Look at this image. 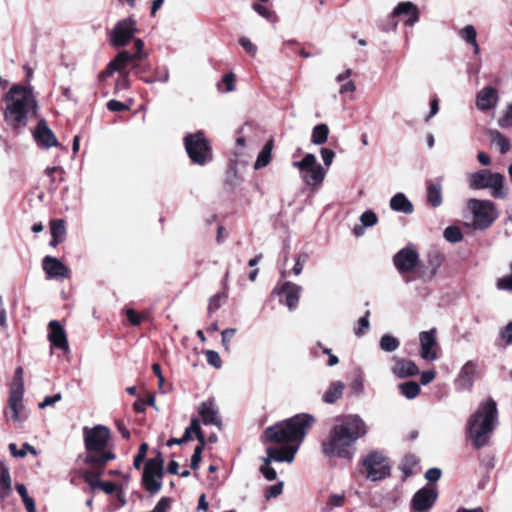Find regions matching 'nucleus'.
<instances>
[{
  "label": "nucleus",
  "instance_id": "1",
  "mask_svg": "<svg viewBox=\"0 0 512 512\" xmlns=\"http://www.w3.org/2000/svg\"><path fill=\"white\" fill-rule=\"evenodd\" d=\"M313 423L314 417L303 413L265 429L264 442L280 445V447H267L266 449L267 457L263 459L264 465L260 467V471L268 481L275 480L277 476L275 469L270 467L271 462L292 463Z\"/></svg>",
  "mask_w": 512,
  "mask_h": 512
},
{
  "label": "nucleus",
  "instance_id": "2",
  "mask_svg": "<svg viewBox=\"0 0 512 512\" xmlns=\"http://www.w3.org/2000/svg\"><path fill=\"white\" fill-rule=\"evenodd\" d=\"M366 434V423L359 415H346L339 418L330 429L322 442V452L328 457L351 459L355 454L357 440Z\"/></svg>",
  "mask_w": 512,
  "mask_h": 512
},
{
  "label": "nucleus",
  "instance_id": "3",
  "mask_svg": "<svg viewBox=\"0 0 512 512\" xmlns=\"http://www.w3.org/2000/svg\"><path fill=\"white\" fill-rule=\"evenodd\" d=\"M4 104V121L14 131L23 130L35 118L38 108L32 90L21 85L10 88Z\"/></svg>",
  "mask_w": 512,
  "mask_h": 512
},
{
  "label": "nucleus",
  "instance_id": "4",
  "mask_svg": "<svg viewBox=\"0 0 512 512\" xmlns=\"http://www.w3.org/2000/svg\"><path fill=\"white\" fill-rule=\"evenodd\" d=\"M498 425L497 403L492 398L481 401L467 421V437L476 449L486 446Z\"/></svg>",
  "mask_w": 512,
  "mask_h": 512
},
{
  "label": "nucleus",
  "instance_id": "5",
  "mask_svg": "<svg viewBox=\"0 0 512 512\" xmlns=\"http://www.w3.org/2000/svg\"><path fill=\"white\" fill-rule=\"evenodd\" d=\"M82 432L86 449V463L104 466L115 458L112 452L106 450L111 437V432L107 426L100 424L92 428L85 426Z\"/></svg>",
  "mask_w": 512,
  "mask_h": 512
},
{
  "label": "nucleus",
  "instance_id": "6",
  "mask_svg": "<svg viewBox=\"0 0 512 512\" xmlns=\"http://www.w3.org/2000/svg\"><path fill=\"white\" fill-rule=\"evenodd\" d=\"M468 183L470 188L475 190L490 188L491 195L494 198L504 199L508 194V189L505 187V177L488 169L471 173L468 176Z\"/></svg>",
  "mask_w": 512,
  "mask_h": 512
},
{
  "label": "nucleus",
  "instance_id": "7",
  "mask_svg": "<svg viewBox=\"0 0 512 512\" xmlns=\"http://www.w3.org/2000/svg\"><path fill=\"white\" fill-rule=\"evenodd\" d=\"M292 165L299 170L300 178L305 185L314 190L322 185L327 172L317 162L314 154L307 153L302 160L294 161Z\"/></svg>",
  "mask_w": 512,
  "mask_h": 512
},
{
  "label": "nucleus",
  "instance_id": "8",
  "mask_svg": "<svg viewBox=\"0 0 512 512\" xmlns=\"http://www.w3.org/2000/svg\"><path fill=\"white\" fill-rule=\"evenodd\" d=\"M467 207L473 216V227L477 230L489 228L498 218L496 205L490 200L470 199Z\"/></svg>",
  "mask_w": 512,
  "mask_h": 512
},
{
  "label": "nucleus",
  "instance_id": "9",
  "mask_svg": "<svg viewBox=\"0 0 512 512\" xmlns=\"http://www.w3.org/2000/svg\"><path fill=\"white\" fill-rule=\"evenodd\" d=\"M184 143L186 151L194 163L203 165L210 160V147L202 132L188 134L184 138Z\"/></svg>",
  "mask_w": 512,
  "mask_h": 512
},
{
  "label": "nucleus",
  "instance_id": "10",
  "mask_svg": "<svg viewBox=\"0 0 512 512\" xmlns=\"http://www.w3.org/2000/svg\"><path fill=\"white\" fill-rule=\"evenodd\" d=\"M366 477L371 481L382 480L390 473L388 459L379 452L370 453L363 462Z\"/></svg>",
  "mask_w": 512,
  "mask_h": 512
},
{
  "label": "nucleus",
  "instance_id": "11",
  "mask_svg": "<svg viewBox=\"0 0 512 512\" xmlns=\"http://www.w3.org/2000/svg\"><path fill=\"white\" fill-rule=\"evenodd\" d=\"M136 32V22L132 18L123 19L117 22L110 34L111 44L114 47L125 46Z\"/></svg>",
  "mask_w": 512,
  "mask_h": 512
},
{
  "label": "nucleus",
  "instance_id": "12",
  "mask_svg": "<svg viewBox=\"0 0 512 512\" xmlns=\"http://www.w3.org/2000/svg\"><path fill=\"white\" fill-rule=\"evenodd\" d=\"M393 262L398 272L404 275L413 272L418 266L419 254L415 249L405 247L395 254Z\"/></svg>",
  "mask_w": 512,
  "mask_h": 512
},
{
  "label": "nucleus",
  "instance_id": "13",
  "mask_svg": "<svg viewBox=\"0 0 512 512\" xmlns=\"http://www.w3.org/2000/svg\"><path fill=\"white\" fill-rule=\"evenodd\" d=\"M437 496V490L432 486L418 490L411 501L413 510L417 512L429 510L434 505Z\"/></svg>",
  "mask_w": 512,
  "mask_h": 512
},
{
  "label": "nucleus",
  "instance_id": "14",
  "mask_svg": "<svg viewBox=\"0 0 512 512\" xmlns=\"http://www.w3.org/2000/svg\"><path fill=\"white\" fill-rule=\"evenodd\" d=\"M301 291H302L301 286H299L295 283L286 281V282L282 283L281 285H277L273 289L272 293L277 294V295L284 294L285 295V305L287 306V308L290 311H293L298 306Z\"/></svg>",
  "mask_w": 512,
  "mask_h": 512
},
{
  "label": "nucleus",
  "instance_id": "15",
  "mask_svg": "<svg viewBox=\"0 0 512 512\" xmlns=\"http://www.w3.org/2000/svg\"><path fill=\"white\" fill-rule=\"evenodd\" d=\"M420 341V356L427 361H434L437 359V341L436 329L429 331H422L419 334Z\"/></svg>",
  "mask_w": 512,
  "mask_h": 512
},
{
  "label": "nucleus",
  "instance_id": "16",
  "mask_svg": "<svg viewBox=\"0 0 512 512\" xmlns=\"http://www.w3.org/2000/svg\"><path fill=\"white\" fill-rule=\"evenodd\" d=\"M498 101V91L492 86H485L476 94L475 105L479 111L485 112L495 108Z\"/></svg>",
  "mask_w": 512,
  "mask_h": 512
},
{
  "label": "nucleus",
  "instance_id": "17",
  "mask_svg": "<svg viewBox=\"0 0 512 512\" xmlns=\"http://www.w3.org/2000/svg\"><path fill=\"white\" fill-rule=\"evenodd\" d=\"M478 365L474 361H467L459 371L455 385L459 390H470L473 386Z\"/></svg>",
  "mask_w": 512,
  "mask_h": 512
},
{
  "label": "nucleus",
  "instance_id": "18",
  "mask_svg": "<svg viewBox=\"0 0 512 512\" xmlns=\"http://www.w3.org/2000/svg\"><path fill=\"white\" fill-rule=\"evenodd\" d=\"M43 270L49 278H68L69 269L57 258L46 256L43 259Z\"/></svg>",
  "mask_w": 512,
  "mask_h": 512
},
{
  "label": "nucleus",
  "instance_id": "19",
  "mask_svg": "<svg viewBox=\"0 0 512 512\" xmlns=\"http://www.w3.org/2000/svg\"><path fill=\"white\" fill-rule=\"evenodd\" d=\"M48 339L51 344L61 350H68V340L63 326L56 320L49 322Z\"/></svg>",
  "mask_w": 512,
  "mask_h": 512
},
{
  "label": "nucleus",
  "instance_id": "20",
  "mask_svg": "<svg viewBox=\"0 0 512 512\" xmlns=\"http://www.w3.org/2000/svg\"><path fill=\"white\" fill-rule=\"evenodd\" d=\"M36 142L46 148L57 146L58 141L52 130L47 126L45 120H40L34 131Z\"/></svg>",
  "mask_w": 512,
  "mask_h": 512
},
{
  "label": "nucleus",
  "instance_id": "21",
  "mask_svg": "<svg viewBox=\"0 0 512 512\" xmlns=\"http://www.w3.org/2000/svg\"><path fill=\"white\" fill-rule=\"evenodd\" d=\"M198 413L204 425H214L220 428L221 419L212 400L201 403L198 407Z\"/></svg>",
  "mask_w": 512,
  "mask_h": 512
},
{
  "label": "nucleus",
  "instance_id": "22",
  "mask_svg": "<svg viewBox=\"0 0 512 512\" xmlns=\"http://www.w3.org/2000/svg\"><path fill=\"white\" fill-rule=\"evenodd\" d=\"M347 496L345 491L330 492L319 500L320 512H332L336 508H341L346 502Z\"/></svg>",
  "mask_w": 512,
  "mask_h": 512
},
{
  "label": "nucleus",
  "instance_id": "23",
  "mask_svg": "<svg viewBox=\"0 0 512 512\" xmlns=\"http://www.w3.org/2000/svg\"><path fill=\"white\" fill-rule=\"evenodd\" d=\"M394 366L392 367V373L397 378H406L415 376L419 373L418 366L412 360L404 358H394Z\"/></svg>",
  "mask_w": 512,
  "mask_h": 512
},
{
  "label": "nucleus",
  "instance_id": "24",
  "mask_svg": "<svg viewBox=\"0 0 512 512\" xmlns=\"http://www.w3.org/2000/svg\"><path fill=\"white\" fill-rule=\"evenodd\" d=\"M407 15L408 19L405 21V25L413 26L419 20V10L412 2H401L399 3L392 12V16Z\"/></svg>",
  "mask_w": 512,
  "mask_h": 512
},
{
  "label": "nucleus",
  "instance_id": "25",
  "mask_svg": "<svg viewBox=\"0 0 512 512\" xmlns=\"http://www.w3.org/2000/svg\"><path fill=\"white\" fill-rule=\"evenodd\" d=\"M12 492V479L8 466L0 462V500L9 497Z\"/></svg>",
  "mask_w": 512,
  "mask_h": 512
},
{
  "label": "nucleus",
  "instance_id": "26",
  "mask_svg": "<svg viewBox=\"0 0 512 512\" xmlns=\"http://www.w3.org/2000/svg\"><path fill=\"white\" fill-rule=\"evenodd\" d=\"M390 208L404 214H411L414 209L411 201L403 193H397L391 198Z\"/></svg>",
  "mask_w": 512,
  "mask_h": 512
},
{
  "label": "nucleus",
  "instance_id": "27",
  "mask_svg": "<svg viewBox=\"0 0 512 512\" xmlns=\"http://www.w3.org/2000/svg\"><path fill=\"white\" fill-rule=\"evenodd\" d=\"M487 135L490 138L491 144L495 145L501 154H506L510 150L509 139L496 129H489Z\"/></svg>",
  "mask_w": 512,
  "mask_h": 512
},
{
  "label": "nucleus",
  "instance_id": "28",
  "mask_svg": "<svg viewBox=\"0 0 512 512\" xmlns=\"http://www.w3.org/2000/svg\"><path fill=\"white\" fill-rule=\"evenodd\" d=\"M427 201L434 208L442 204V185L440 181L428 182Z\"/></svg>",
  "mask_w": 512,
  "mask_h": 512
},
{
  "label": "nucleus",
  "instance_id": "29",
  "mask_svg": "<svg viewBox=\"0 0 512 512\" xmlns=\"http://www.w3.org/2000/svg\"><path fill=\"white\" fill-rule=\"evenodd\" d=\"M164 474V461L161 456L149 459L143 470V475L156 476L162 478Z\"/></svg>",
  "mask_w": 512,
  "mask_h": 512
},
{
  "label": "nucleus",
  "instance_id": "30",
  "mask_svg": "<svg viewBox=\"0 0 512 512\" xmlns=\"http://www.w3.org/2000/svg\"><path fill=\"white\" fill-rule=\"evenodd\" d=\"M345 385L341 381L333 382L323 394V401L328 404L335 403L343 395Z\"/></svg>",
  "mask_w": 512,
  "mask_h": 512
},
{
  "label": "nucleus",
  "instance_id": "31",
  "mask_svg": "<svg viewBox=\"0 0 512 512\" xmlns=\"http://www.w3.org/2000/svg\"><path fill=\"white\" fill-rule=\"evenodd\" d=\"M272 149H273V140L270 139L266 142V144L261 149L260 153L257 156V159L254 163V169L258 170L266 167L272 158Z\"/></svg>",
  "mask_w": 512,
  "mask_h": 512
},
{
  "label": "nucleus",
  "instance_id": "32",
  "mask_svg": "<svg viewBox=\"0 0 512 512\" xmlns=\"http://www.w3.org/2000/svg\"><path fill=\"white\" fill-rule=\"evenodd\" d=\"M377 221V215L372 210H367L360 216V222L362 226H356L353 229V233L356 236H361L365 227H372L377 223Z\"/></svg>",
  "mask_w": 512,
  "mask_h": 512
},
{
  "label": "nucleus",
  "instance_id": "33",
  "mask_svg": "<svg viewBox=\"0 0 512 512\" xmlns=\"http://www.w3.org/2000/svg\"><path fill=\"white\" fill-rule=\"evenodd\" d=\"M84 477L86 482H88L91 487H99L106 494H112L116 491V485L114 483L98 481L96 477L90 472L85 473Z\"/></svg>",
  "mask_w": 512,
  "mask_h": 512
},
{
  "label": "nucleus",
  "instance_id": "34",
  "mask_svg": "<svg viewBox=\"0 0 512 512\" xmlns=\"http://www.w3.org/2000/svg\"><path fill=\"white\" fill-rule=\"evenodd\" d=\"M329 128L326 124H318L313 128L311 141L315 145L326 143L328 139Z\"/></svg>",
  "mask_w": 512,
  "mask_h": 512
},
{
  "label": "nucleus",
  "instance_id": "35",
  "mask_svg": "<svg viewBox=\"0 0 512 512\" xmlns=\"http://www.w3.org/2000/svg\"><path fill=\"white\" fill-rule=\"evenodd\" d=\"M192 433L196 435L197 440H202L203 432L200 427V420L197 418H192L190 426L185 429L184 435L182 436L184 442L192 438Z\"/></svg>",
  "mask_w": 512,
  "mask_h": 512
},
{
  "label": "nucleus",
  "instance_id": "36",
  "mask_svg": "<svg viewBox=\"0 0 512 512\" xmlns=\"http://www.w3.org/2000/svg\"><path fill=\"white\" fill-rule=\"evenodd\" d=\"M379 345L384 352H394L399 348L400 342L396 337L390 334H384L380 339Z\"/></svg>",
  "mask_w": 512,
  "mask_h": 512
},
{
  "label": "nucleus",
  "instance_id": "37",
  "mask_svg": "<svg viewBox=\"0 0 512 512\" xmlns=\"http://www.w3.org/2000/svg\"><path fill=\"white\" fill-rule=\"evenodd\" d=\"M131 61H134L132 54L124 50L118 53L109 64L115 68V71H121Z\"/></svg>",
  "mask_w": 512,
  "mask_h": 512
},
{
  "label": "nucleus",
  "instance_id": "38",
  "mask_svg": "<svg viewBox=\"0 0 512 512\" xmlns=\"http://www.w3.org/2000/svg\"><path fill=\"white\" fill-rule=\"evenodd\" d=\"M161 479L156 476L142 475V483L150 494H156L160 491L162 487Z\"/></svg>",
  "mask_w": 512,
  "mask_h": 512
},
{
  "label": "nucleus",
  "instance_id": "39",
  "mask_svg": "<svg viewBox=\"0 0 512 512\" xmlns=\"http://www.w3.org/2000/svg\"><path fill=\"white\" fill-rule=\"evenodd\" d=\"M401 393L408 399H414L420 393V386L414 382H404L399 385Z\"/></svg>",
  "mask_w": 512,
  "mask_h": 512
},
{
  "label": "nucleus",
  "instance_id": "40",
  "mask_svg": "<svg viewBox=\"0 0 512 512\" xmlns=\"http://www.w3.org/2000/svg\"><path fill=\"white\" fill-rule=\"evenodd\" d=\"M50 231L52 237H58L65 240L66 226L65 221L62 219L52 220L50 223Z\"/></svg>",
  "mask_w": 512,
  "mask_h": 512
},
{
  "label": "nucleus",
  "instance_id": "41",
  "mask_svg": "<svg viewBox=\"0 0 512 512\" xmlns=\"http://www.w3.org/2000/svg\"><path fill=\"white\" fill-rule=\"evenodd\" d=\"M9 450L14 457H24L27 455V453H32V454L36 455L35 448L28 443H24L22 445V448L19 450L17 449V446L15 443H10Z\"/></svg>",
  "mask_w": 512,
  "mask_h": 512
},
{
  "label": "nucleus",
  "instance_id": "42",
  "mask_svg": "<svg viewBox=\"0 0 512 512\" xmlns=\"http://www.w3.org/2000/svg\"><path fill=\"white\" fill-rule=\"evenodd\" d=\"M459 36L468 44L475 43L477 32L473 25H466L459 31Z\"/></svg>",
  "mask_w": 512,
  "mask_h": 512
},
{
  "label": "nucleus",
  "instance_id": "43",
  "mask_svg": "<svg viewBox=\"0 0 512 512\" xmlns=\"http://www.w3.org/2000/svg\"><path fill=\"white\" fill-rule=\"evenodd\" d=\"M444 238L451 243H457L462 240L463 235L458 227L449 226L444 230Z\"/></svg>",
  "mask_w": 512,
  "mask_h": 512
},
{
  "label": "nucleus",
  "instance_id": "44",
  "mask_svg": "<svg viewBox=\"0 0 512 512\" xmlns=\"http://www.w3.org/2000/svg\"><path fill=\"white\" fill-rule=\"evenodd\" d=\"M418 464V459L414 455H407L401 465V469L406 477L413 474L414 467Z\"/></svg>",
  "mask_w": 512,
  "mask_h": 512
},
{
  "label": "nucleus",
  "instance_id": "45",
  "mask_svg": "<svg viewBox=\"0 0 512 512\" xmlns=\"http://www.w3.org/2000/svg\"><path fill=\"white\" fill-rule=\"evenodd\" d=\"M498 125L501 128L512 127V104H509L503 114L499 117Z\"/></svg>",
  "mask_w": 512,
  "mask_h": 512
},
{
  "label": "nucleus",
  "instance_id": "46",
  "mask_svg": "<svg viewBox=\"0 0 512 512\" xmlns=\"http://www.w3.org/2000/svg\"><path fill=\"white\" fill-rule=\"evenodd\" d=\"M496 287L499 290L512 291V263L510 265V274L498 278L496 282Z\"/></svg>",
  "mask_w": 512,
  "mask_h": 512
},
{
  "label": "nucleus",
  "instance_id": "47",
  "mask_svg": "<svg viewBox=\"0 0 512 512\" xmlns=\"http://www.w3.org/2000/svg\"><path fill=\"white\" fill-rule=\"evenodd\" d=\"M308 259H309L308 253L302 252V253L298 254V256L296 257L295 265L292 269L293 273L296 276H298L302 273L303 267L306 264V262L308 261Z\"/></svg>",
  "mask_w": 512,
  "mask_h": 512
},
{
  "label": "nucleus",
  "instance_id": "48",
  "mask_svg": "<svg viewBox=\"0 0 512 512\" xmlns=\"http://www.w3.org/2000/svg\"><path fill=\"white\" fill-rule=\"evenodd\" d=\"M205 355H206L207 362L211 366H213L217 369L221 368L222 361H221V358H220V355L218 354V352H216L214 350H207L205 352Z\"/></svg>",
  "mask_w": 512,
  "mask_h": 512
},
{
  "label": "nucleus",
  "instance_id": "49",
  "mask_svg": "<svg viewBox=\"0 0 512 512\" xmlns=\"http://www.w3.org/2000/svg\"><path fill=\"white\" fill-rule=\"evenodd\" d=\"M147 451H148V444L142 443L139 447L138 453L135 456L134 462H133V465L136 469L141 468L142 462L146 457Z\"/></svg>",
  "mask_w": 512,
  "mask_h": 512
},
{
  "label": "nucleus",
  "instance_id": "50",
  "mask_svg": "<svg viewBox=\"0 0 512 512\" xmlns=\"http://www.w3.org/2000/svg\"><path fill=\"white\" fill-rule=\"evenodd\" d=\"M239 44L242 48L251 56H255L257 53V46L252 43V41L247 37H241L239 39Z\"/></svg>",
  "mask_w": 512,
  "mask_h": 512
},
{
  "label": "nucleus",
  "instance_id": "51",
  "mask_svg": "<svg viewBox=\"0 0 512 512\" xmlns=\"http://www.w3.org/2000/svg\"><path fill=\"white\" fill-rule=\"evenodd\" d=\"M283 491V482H278L274 485H271L267 488L265 497L266 499L276 498L278 497Z\"/></svg>",
  "mask_w": 512,
  "mask_h": 512
},
{
  "label": "nucleus",
  "instance_id": "52",
  "mask_svg": "<svg viewBox=\"0 0 512 512\" xmlns=\"http://www.w3.org/2000/svg\"><path fill=\"white\" fill-rule=\"evenodd\" d=\"M24 391L22 390H13L10 389L8 406H15L16 404H21L23 400Z\"/></svg>",
  "mask_w": 512,
  "mask_h": 512
},
{
  "label": "nucleus",
  "instance_id": "53",
  "mask_svg": "<svg viewBox=\"0 0 512 512\" xmlns=\"http://www.w3.org/2000/svg\"><path fill=\"white\" fill-rule=\"evenodd\" d=\"M235 334H236V329H234V328H229V329H225L224 331H222V333H221L222 344L226 351L230 350L229 342Z\"/></svg>",
  "mask_w": 512,
  "mask_h": 512
},
{
  "label": "nucleus",
  "instance_id": "54",
  "mask_svg": "<svg viewBox=\"0 0 512 512\" xmlns=\"http://www.w3.org/2000/svg\"><path fill=\"white\" fill-rule=\"evenodd\" d=\"M370 312L367 311L365 316L361 317L358 321V328L355 330V334L361 336L369 328V316Z\"/></svg>",
  "mask_w": 512,
  "mask_h": 512
},
{
  "label": "nucleus",
  "instance_id": "55",
  "mask_svg": "<svg viewBox=\"0 0 512 512\" xmlns=\"http://www.w3.org/2000/svg\"><path fill=\"white\" fill-rule=\"evenodd\" d=\"M320 153L323 163L325 164V166L329 167L332 164L333 159L335 157L334 151L328 148H322L320 150Z\"/></svg>",
  "mask_w": 512,
  "mask_h": 512
},
{
  "label": "nucleus",
  "instance_id": "56",
  "mask_svg": "<svg viewBox=\"0 0 512 512\" xmlns=\"http://www.w3.org/2000/svg\"><path fill=\"white\" fill-rule=\"evenodd\" d=\"M24 406L23 403L16 404L15 406H9V409L11 410V419L14 422H21V411L23 410Z\"/></svg>",
  "mask_w": 512,
  "mask_h": 512
},
{
  "label": "nucleus",
  "instance_id": "57",
  "mask_svg": "<svg viewBox=\"0 0 512 512\" xmlns=\"http://www.w3.org/2000/svg\"><path fill=\"white\" fill-rule=\"evenodd\" d=\"M134 47L136 49V53L132 54L134 60L142 59L146 56V54L143 51L144 42L141 39H136L134 41Z\"/></svg>",
  "mask_w": 512,
  "mask_h": 512
},
{
  "label": "nucleus",
  "instance_id": "58",
  "mask_svg": "<svg viewBox=\"0 0 512 512\" xmlns=\"http://www.w3.org/2000/svg\"><path fill=\"white\" fill-rule=\"evenodd\" d=\"M62 399L61 393H57L53 396H47L42 402L39 403V408L44 409Z\"/></svg>",
  "mask_w": 512,
  "mask_h": 512
},
{
  "label": "nucleus",
  "instance_id": "59",
  "mask_svg": "<svg viewBox=\"0 0 512 512\" xmlns=\"http://www.w3.org/2000/svg\"><path fill=\"white\" fill-rule=\"evenodd\" d=\"M170 506V499L167 497H162L153 510L149 512H166L168 507Z\"/></svg>",
  "mask_w": 512,
  "mask_h": 512
},
{
  "label": "nucleus",
  "instance_id": "60",
  "mask_svg": "<svg viewBox=\"0 0 512 512\" xmlns=\"http://www.w3.org/2000/svg\"><path fill=\"white\" fill-rule=\"evenodd\" d=\"M126 316L132 325H139L142 321V316L133 309H127Z\"/></svg>",
  "mask_w": 512,
  "mask_h": 512
},
{
  "label": "nucleus",
  "instance_id": "61",
  "mask_svg": "<svg viewBox=\"0 0 512 512\" xmlns=\"http://www.w3.org/2000/svg\"><path fill=\"white\" fill-rule=\"evenodd\" d=\"M501 337L508 345L512 344V321L501 330Z\"/></svg>",
  "mask_w": 512,
  "mask_h": 512
},
{
  "label": "nucleus",
  "instance_id": "62",
  "mask_svg": "<svg viewBox=\"0 0 512 512\" xmlns=\"http://www.w3.org/2000/svg\"><path fill=\"white\" fill-rule=\"evenodd\" d=\"M234 74L228 73L223 76L222 82L226 85L225 92H231L235 89L234 85Z\"/></svg>",
  "mask_w": 512,
  "mask_h": 512
},
{
  "label": "nucleus",
  "instance_id": "63",
  "mask_svg": "<svg viewBox=\"0 0 512 512\" xmlns=\"http://www.w3.org/2000/svg\"><path fill=\"white\" fill-rule=\"evenodd\" d=\"M440 477H441V470L439 468H430L425 473V478L429 482H435V481L439 480Z\"/></svg>",
  "mask_w": 512,
  "mask_h": 512
},
{
  "label": "nucleus",
  "instance_id": "64",
  "mask_svg": "<svg viewBox=\"0 0 512 512\" xmlns=\"http://www.w3.org/2000/svg\"><path fill=\"white\" fill-rule=\"evenodd\" d=\"M107 108L113 112H119L127 109L126 105L117 100H110L107 103Z\"/></svg>",
  "mask_w": 512,
  "mask_h": 512
}]
</instances>
